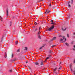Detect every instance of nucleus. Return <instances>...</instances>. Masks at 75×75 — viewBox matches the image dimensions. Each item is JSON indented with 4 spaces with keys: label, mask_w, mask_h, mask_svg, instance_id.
<instances>
[{
    "label": "nucleus",
    "mask_w": 75,
    "mask_h": 75,
    "mask_svg": "<svg viewBox=\"0 0 75 75\" xmlns=\"http://www.w3.org/2000/svg\"><path fill=\"white\" fill-rule=\"evenodd\" d=\"M71 71H72V68L70 69Z\"/></svg>",
    "instance_id": "473e14b6"
},
{
    "label": "nucleus",
    "mask_w": 75,
    "mask_h": 75,
    "mask_svg": "<svg viewBox=\"0 0 75 75\" xmlns=\"http://www.w3.org/2000/svg\"><path fill=\"white\" fill-rule=\"evenodd\" d=\"M33 28H35V26H34L33 27Z\"/></svg>",
    "instance_id": "58836bf2"
},
{
    "label": "nucleus",
    "mask_w": 75,
    "mask_h": 75,
    "mask_svg": "<svg viewBox=\"0 0 75 75\" xmlns=\"http://www.w3.org/2000/svg\"><path fill=\"white\" fill-rule=\"evenodd\" d=\"M73 50L74 51H75V48L73 49Z\"/></svg>",
    "instance_id": "4c0bfd02"
},
{
    "label": "nucleus",
    "mask_w": 75,
    "mask_h": 75,
    "mask_svg": "<svg viewBox=\"0 0 75 75\" xmlns=\"http://www.w3.org/2000/svg\"><path fill=\"white\" fill-rule=\"evenodd\" d=\"M74 48H75V45L74 46Z\"/></svg>",
    "instance_id": "49530a36"
},
{
    "label": "nucleus",
    "mask_w": 75,
    "mask_h": 75,
    "mask_svg": "<svg viewBox=\"0 0 75 75\" xmlns=\"http://www.w3.org/2000/svg\"><path fill=\"white\" fill-rule=\"evenodd\" d=\"M74 63H75V60H74Z\"/></svg>",
    "instance_id": "37998d69"
},
{
    "label": "nucleus",
    "mask_w": 75,
    "mask_h": 75,
    "mask_svg": "<svg viewBox=\"0 0 75 75\" xmlns=\"http://www.w3.org/2000/svg\"><path fill=\"white\" fill-rule=\"evenodd\" d=\"M51 21L52 23H53V20H51Z\"/></svg>",
    "instance_id": "72a5a7b5"
},
{
    "label": "nucleus",
    "mask_w": 75,
    "mask_h": 75,
    "mask_svg": "<svg viewBox=\"0 0 75 75\" xmlns=\"http://www.w3.org/2000/svg\"><path fill=\"white\" fill-rule=\"evenodd\" d=\"M50 57H51V56L50 55L49 57H47L46 58V60H45V61H47V59H49V58H50Z\"/></svg>",
    "instance_id": "1a4fd4ad"
},
{
    "label": "nucleus",
    "mask_w": 75,
    "mask_h": 75,
    "mask_svg": "<svg viewBox=\"0 0 75 75\" xmlns=\"http://www.w3.org/2000/svg\"><path fill=\"white\" fill-rule=\"evenodd\" d=\"M10 57H11V58H13L14 57V54L13 53L10 55Z\"/></svg>",
    "instance_id": "20e7f679"
},
{
    "label": "nucleus",
    "mask_w": 75,
    "mask_h": 75,
    "mask_svg": "<svg viewBox=\"0 0 75 75\" xmlns=\"http://www.w3.org/2000/svg\"><path fill=\"white\" fill-rule=\"evenodd\" d=\"M56 37H54L51 40V41H53L54 40H56Z\"/></svg>",
    "instance_id": "423d86ee"
},
{
    "label": "nucleus",
    "mask_w": 75,
    "mask_h": 75,
    "mask_svg": "<svg viewBox=\"0 0 75 75\" xmlns=\"http://www.w3.org/2000/svg\"><path fill=\"white\" fill-rule=\"evenodd\" d=\"M17 52H20V50L19 49H18V50H17Z\"/></svg>",
    "instance_id": "7c9ffc66"
},
{
    "label": "nucleus",
    "mask_w": 75,
    "mask_h": 75,
    "mask_svg": "<svg viewBox=\"0 0 75 75\" xmlns=\"http://www.w3.org/2000/svg\"><path fill=\"white\" fill-rule=\"evenodd\" d=\"M62 12H63V11Z\"/></svg>",
    "instance_id": "5fc2aeb1"
},
{
    "label": "nucleus",
    "mask_w": 75,
    "mask_h": 75,
    "mask_svg": "<svg viewBox=\"0 0 75 75\" xmlns=\"http://www.w3.org/2000/svg\"><path fill=\"white\" fill-rule=\"evenodd\" d=\"M16 44H18V41H16Z\"/></svg>",
    "instance_id": "393cba45"
},
{
    "label": "nucleus",
    "mask_w": 75,
    "mask_h": 75,
    "mask_svg": "<svg viewBox=\"0 0 75 75\" xmlns=\"http://www.w3.org/2000/svg\"><path fill=\"white\" fill-rule=\"evenodd\" d=\"M49 6H50V7H51V3L49 4Z\"/></svg>",
    "instance_id": "aec40b11"
},
{
    "label": "nucleus",
    "mask_w": 75,
    "mask_h": 75,
    "mask_svg": "<svg viewBox=\"0 0 75 75\" xmlns=\"http://www.w3.org/2000/svg\"><path fill=\"white\" fill-rule=\"evenodd\" d=\"M41 33V32L39 30L38 32V35H40V34Z\"/></svg>",
    "instance_id": "0eeeda50"
},
{
    "label": "nucleus",
    "mask_w": 75,
    "mask_h": 75,
    "mask_svg": "<svg viewBox=\"0 0 75 75\" xmlns=\"http://www.w3.org/2000/svg\"><path fill=\"white\" fill-rule=\"evenodd\" d=\"M62 12H63V11Z\"/></svg>",
    "instance_id": "864d4df0"
},
{
    "label": "nucleus",
    "mask_w": 75,
    "mask_h": 75,
    "mask_svg": "<svg viewBox=\"0 0 75 75\" xmlns=\"http://www.w3.org/2000/svg\"><path fill=\"white\" fill-rule=\"evenodd\" d=\"M38 37L39 38H40V39H41V36L40 35H38Z\"/></svg>",
    "instance_id": "b1692460"
},
{
    "label": "nucleus",
    "mask_w": 75,
    "mask_h": 75,
    "mask_svg": "<svg viewBox=\"0 0 75 75\" xmlns=\"http://www.w3.org/2000/svg\"><path fill=\"white\" fill-rule=\"evenodd\" d=\"M41 65H43V62H41L40 63Z\"/></svg>",
    "instance_id": "dca6fc26"
},
{
    "label": "nucleus",
    "mask_w": 75,
    "mask_h": 75,
    "mask_svg": "<svg viewBox=\"0 0 75 75\" xmlns=\"http://www.w3.org/2000/svg\"><path fill=\"white\" fill-rule=\"evenodd\" d=\"M37 31V28H36L35 30H34V32H35Z\"/></svg>",
    "instance_id": "5701e85b"
},
{
    "label": "nucleus",
    "mask_w": 75,
    "mask_h": 75,
    "mask_svg": "<svg viewBox=\"0 0 75 75\" xmlns=\"http://www.w3.org/2000/svg\"><path fill=\"white\" fill-rule=\"evenodd\" d=\"M5 58H7V54H6V53L5 52Z\"/></svg>",
    "instance_id": "9b49d317"
},
{
    "label": "nucleus",
    "mask_w": 75,
    "mask_h": 75,
    "mask_svg": "<svg viewBox=\"0 0 75 75\" xmlns=\"http://www.w3.org/2000/svg\"><path fill=\"white\" fill-rule=\"evenodd\" d=\"M51 24H52V23H51Z\"/></svg>",
    "instance_id": "3c124183"
},
{
    "label": "nucleus",
    "mask_w": 75,
    "mask_h": 75,
    "mask_svg": "<svg viewBox=\"0 0 75 75\" xmlns=\"http://www.w3.org/2000/svg\"><path fill=\"white\" fill-rule=\"evenodd\" d=\"M10 26H11V22H10Z\"/></svg>",
    "instance_id": "cd10ccee"
},
{
    "label": "nucleus",
    "mask_w": 75,
    "mask_h": 75,
    "mask_svg": "<svg viewBox=\"0 0 75 75\" xmlns=\"http://www.w3.org/2000/svg\"><path fill=\"white\" fill-rule=\"evenodd\" d=\"M70 3V1L68 2V4H69V3Z\"/></svg>",
    "instance_id": "e433bc0d"
},
{
    "label": "nucleus",
    "mask_w": 75,
    "mask_h": 75,
    "mask_svg": "<svg viewBox=\"0 0 75 75\" xmlns=\"http://www.w3.org/2000/svg\"><path fill=\"white\" fill-rule=\"evenodd\" d=\"M63 39H61L60 40V41H63V40H64V41H65L67 40V39L65 38L64 36H63Z\"/></svg>",
    "instance_id": "f03ea898"
},
{
    "label": "nucleus",
    "mask_w": 75,
    "mask_h": 75,
    "mask_svg": "<svg viewBox=\"0 0 75 75\" xmlns=\"http://www.w3.org/2000/svg\"><path fill=\"white\" fill-rule=\"evenodd\" d=\"M34 75H35V74H34Z\"/></svg>",
    "instance_id": "6e6d98bb"
},
{
    "label": "nucleus",
    "mask_w": 75,
    "mask_h": 75,
    "mask_svg": "<svg viewBox=\"0 0 75 75\" xmlns=\"http://www.w3.org/2000/svg\"><path fill=\"white\" fill-rule=\"evenodd\" d=\"M61 69V67H60L59 68V70H60Z\"/></svg>",
    "instance_id": "c756f323"
},
{
    "label": "nucleus",
    "mask_w": 75,
    "mask_h": 75,
    "mask_svg": "<svg viewBox=\"0 0 75 75\" xmlns=\"http://www.w3.org/2000/svg\"><path fill=\"white\" fill-rule=\"evenodd\" d=\"M1 21H2V20H1Z\"/></svg>",
    "instance_id": "603ef678"
},
{
    "label": "nucleus",
    "mask_w": 75,
    "mask_h": 75,
    "mask_svg": "<svg viewBox=\"0 0 75 75\" xmlns=\"http://www.w3.org/2000/svg\"><path fill=\"white\" fill-rule=\"evenodd\" d=\"M67 37H69V35L68 34H67Z\"/></svg>",
    "instance_id": "2f4dec72"
},
{
    "label": "nucleus",
    "mask_w": 75,
    "mask_h": 75,
    "mask_svg": "<svg viewBox=\"0 0 75 75\" xmlns=\"http://www.w3.org/2000/svg\"><path fill=\"white\" fill-rule=\"evenodd\" d=\"M0 19H1V16L0 17Z\"/></svg>",
    "instance_id": "a19ab883"
},
{
    "label": "nucleus",
    "mask_w": 75,
    "mask_h": 75,
    "mask_svg": "<svg viewBox=\"0 0 75 75\" xmlns=\"http://www.w3.org/2000/svg\"><path fill=\"white\" fill-rule=\"evenodd\" d=\"M26 63L27 64V63H28V62H26Z\"/></svg>",
    "instance_id": "a18cd8bd"
},
{
    "label": "nucleus",
    "mask_w": 75,
    "mask_h": 75,
    "mask_svg": "<svg viewBox=\"0 0 75 75\" xmlns=\"http://www.w3.org/2000/svg\"><path fill=\"white\" fill-rule=\"evenodd\" d=\"M43 47H44V46H42L41 47H40V50H41V49H42V48H43Z\"/></svg>",
    "instance_id": "a878e982"
},
{
    "label": "nucleus",
    "mask_w": 75,
    "mask_h": 75,
    "mask_svg": "<svg viewBox=\"0 0 75 75\" xmlns=\"http://www.w3.org/2000/svg\"><path fill=\"white\" fill-rule=\"evenodd\" d=\"M57 68H56L54 69L53 70V71H54V72H55V71H57Z\"/></svg>",
    "instance_id": "9d476101"
},
{
    "label": "nucleus",
    "mask_w": 75,
    "mask_h": 75,
    "mask_svg": "<svg viewBox=\"0 0 75 75\" xmlns=\"http://www.w3.org/2000/svg\"><path fill=\"white\" fill-rule=\"evenodd\" d=\"M35 64L36 65H38V63L37 62H36L35 63Z\"/></svg>",
    "instance_id": "6ab92c4d"
},
{
    "label": "nucleus",
    "mask_w": 75,
    "mask_h": 75,
    "mask_svg": "<svg viewBox=\"0 0 75 75\" xmlns=\"http://www.w3.org/2000/svg\"><path fill=\"white\" fill-rule=\"evenodd\" d=\"M54 46H56V45H54Z\"/></svg>",
    "instance_id": "09e8293b"
},
{
    "label": "nucleus",
    "mask_w": 75,
    "mask_h": 75,
    "mask_svg": "<svg viewBox=\"0 0 75 75\" xmlns=\"http://www.w3.org/2000/svg\"><path fill=\"white\" fill-rule=\"evenodd\" d=\"M50 12H51V11H50V10H47L45 12V14H48V13H49Z\"/></svg>",
    "instance_id": "7ed1b4c3"
},
{
    "label": "nucleus",
    "mask_w": 75,
    "mask_h": 75,
    "mask_svg": "<svg viewBox=\"0 0 75 75\" xmlns=\"http://www.w3.org/2000/svg\"><path fill=\"white\" fill-rule=\"evenodd\" d=\"M74 2V0H71V4H73Z\"/></svg>",
    "instance_id": "f3484780"
},
{
    "label": "nucleus",
    "mask_w": 75,
    "mask_h": 75,
    "mask_svg": "<svg viewBox=\"0 0 75 75\" xmlns=\"http://www.w3.org/2000/svg\"><path fill=\"white\" fill-rule=\"evenodd\" d=\"M61 64V62L60 63V64Z\"/></svg>",
    "instance_id": "de8ad7c7"
},
{
    "label": "nucleus",
    "mask_w": 75,
    "mask_h": 75,
    "mask_svg": "<svg viewBox=\"0 0 75 75\" xmlns=\"http://www.w3.org/2000/svg\"><path fill=\"white\" fill-rule=\"evenodd\" d=\"M67 29V28L65 27H64L62 28V30L63 31H65V30H66Z\"/></svg>",
    "instance_id": "39448f33"
},
{
    "label": "nucleus",
    "mask_w": 75,
    "mask_h": 75,
    "mask_svg": "<svg viewBox=\"0 0 75 75\" xmlns=\"http://www.w3.org/2000/svg\"><path fill=\"white\" fill-rule=\"evenodd\" d=\"M70 67L71 68H72V65H71V64L70 65Z\"/></svg>",
    "instance_id": "bb28decb"
},
{
    "label": "nucleus",
    "mask_w": 75,
    "mask_h": 75,
    "mask_svg": "<svg viewBox=\"0 0 75 75\" xmlns=\"http://www.w3.org/2000/svg\"><path fill=\"white\" fill-rule=\"evenodd\" d=\"M9 72H13V70H12V69H11L10 70H9Z\"/></svg>",
    "instance_id": "4468645a"
},
{
    "label": "nucleus",
    "mask_w": 75,
    "mask_h": 75,
    "mask_svg": "<svg viewBox=\"0 0 75 75\" xmlns=\"http://www.w3.org/2000/svg\"><path fill=\"white\" fill-rule=\"evenodd\" d=\"M54 28V26L53 25L51 28H49L48 29L46 30V31H52V30Z\"/></svg>",
    "instance_id": "f257e3e1"
},
{
    "label": "nucleus",
    "mask_w": 75,
    "mask_h": 75,
    "mask_svg": "<svg viewBox=\"0 0 75 75\" xmlns=\"http://www.w3.org/2000/svg\"><path fill=\"white\" fill-rule=\"evenodd\" d=\"M68 6L69 7H71V5L69 4L68 5Z\"/></svg>",
    "instance_id": "c85d7f7f"
},
{
    "label": "nucleus",
    "mask_w": 75,
    "mask_h": 75,
    "mask_svg": "<svg viewBox=\"0 0 75 75\" xmlns=\"http://www.w3.org/2000/svg\"><path fill=\"white\" fill-rule=\"evenodd\" d=\"M38 23L36 22H35V23H34V24L35 25H37V24H38Z\"/></svg>",
    "instance_id": "412c9836"
},
{
    "label": "nucleus",
    "mask_w": 75,
    "mask_h": 75,
    "mask_svg": "<svg viewBox=\"0 0 75 75\" xmlns=\"http://www.w3.org/2000/svg\"><path fill=\"white\" fill-rule=\"evenodd\" d=\"M2 41H3V38H2V39H1V42H2Z\"/></svg>",
    "instance_id": "f704fd0d"
},
{
    "label": "nucleus",
    "mask_w": 75,
    "mask_h": 75,
    "mask_svg": "<svg viewBox=\"0 0 75 75\" xmlns=\"http://www.w3.org/2000/svg\"><path fill=\"white\" fill-rule=\"evenodd\" d=\"M6 15L7 16H8V10H6Z\"/></svg>",
    "instance_id": "6e6552de"
},
{
    "label": "nucleus",
    "mask_w": 75,
    "mask_h": 75,
    "mask_svg": "<svg viewBox=\"0 0 75 75\" xmlns=\"http://www.w3.org/2000/svg\"><path fill=\"white\" fill-rule=\"evenodd\" d=\"M73 34H74V35H75V33H73Z\"/></svg>",
    "instance_id": "c03bdc74"
},
{
    "label": "nucleus",
    "mask_w": 75,
    "mask_h": 75,
    "mask_svg": "<svg viewBox=\"0 0 75 75\" xmlns=\"http://www.w3.org/2000/svg\"><path fill=\"white\" fill-rule=\"evenodd\" d=\"M52 24H54V23H52Z\"/></svg>",
    "instance_id": "79ce46f5"
},
{
    "label": "nucleus",
    "mask_w": 75,
    "mask_h": 75,
    "mask_svg": "<svg viewBox=\"0 0 75 75\" xmlns=\"http://www.w3.org/2000/svg\"><path fill=\"white\" fill-rule=\"evenodd\" d=\"M74 74L75 75V71H74Z\"/></svg>",
    "instance_id": "ea45409f"
},
{
    "label": "nucleus",
    "mask_w": 75,
    "mask_h": 75,
    "mask_svg": "<svg viewBox=\"0 0 75 75\" xmlns=\"http://www.w3.org/2000/svg\"><path fill=\"white\" fill-rule=\"evenodd\" d=\"M65 44H66V45L68 47H69V44H68V43H65Z\"/></svg>",
    "instance_id": "f8f14e48"
},
{
    "label": "nucleus",
    "mask_w": 75,
    "mask_h": 75,
    "mask_svg": "<svg viewBox=\"0 0 75 75\" xmlns=\"http://www.w3.org/2000/svg\"><path fill=\"white\" fill-rule=\"evenodd\" d=\"M41 30V27H40L39 29V30Z\"/></svg>",
    "instance_id": "c9c22d12"
},
{
    "label": "nucleus",
    "mask_w": 75,
    "mask_h": 75,
    "mask_svg": "<svg viewBox=\"0 0 75 75\" xmlns=\"http://www.w3.org/2000/svg\"><path fill=\"white\" fill-rule=\"evenodd\" d=\"M52 47H54V46H52Z\"/></svg>",
    "instance_id": "8fccbe9b"
},
{
    "label": "nucleus",
    "mask_w": 75,
    "mask_h": 75,
    "mask_svg": "<svg viewBox=\"0 0 75 75\" xmlns=\"http://www.w3.org/2000/svg\"><path fill=\"white\" fill-rule=\"evenodd\" d=\"M49 53H50V54H51L52 53V51H51V50L49 51Z\"/></svg>",
    "instance_id": "a211bd4d"
},
{
    "label": "nucleus",
    "mask_w": 75,
    "mask_h": 75,
    "mask_svg": "<svg viewBox=\"0 0 75 75\" xmlns=\"http://www.w3.org/2000/svg\"><path fill=\"white\" fill-rule=\"evenodd\" d=\"M28 49V48H27V47H25V49L24 50H26V51H27V50Z\"/></svg>",
    "instance_id": "2eb2a0df"
},
{
    "label": "nucleus",
    "mask_w": 75,
    "mask_h": 75,
    "mask_svg": "<svg viewBox=\"0 0 75 75\" xmlns=\"http://www.w3.org/2000/svg\"><path fill=\"white\" fill-rule=\"evenodd\" d=\"M28 68L29 71H30L31 70V67H30V66H28Z\"/></svg>",
    "instance_id": "ddd939ff"
},
{
    "label": "nucleus",
    "mask_w": 75,
    "mask_h": 75,
    "mask_svg": "<svg viewBox=\"0 0 75 75\" xmlns=\"http://www.w3.org/2000/svg\"><path fill=\"white\" fill-rule=\"evenodd\" d=\"M54 72L55 74L56 75H57V74H58V73L56 71H54Z\"/></svg>",
    "instance_id": "4be33fe9"
}]
</instances>
